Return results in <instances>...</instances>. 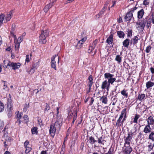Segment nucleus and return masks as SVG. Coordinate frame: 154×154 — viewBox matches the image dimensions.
Instances as JSON below:
<instances>
[{
	"label": "nucleus",
	"instance_id": "338daca9",
	"mask_svg": "<svg viewBox=\"0 0 154 154\" xmlns=\"http://www.w3.org/2000/svg\"><path fill=\"white\" fill-rule=\"evenodd\" d=\"M43 10H44V11L45 13H47L48 12V11L49 10V8H48V7H47V5H46L44 7Z\"/></svg>",
	"mask_w": 154,
	"mask_h": 154
},
{
	"label": "nucleus",
	"instance_id": "a878e982",
	"mask_svg": "<svg viewBox=\"0 0 154 154\" xmlns=\"http://www.w3.org/2000/svg\"><path fill=\"white\" fill-rule=\"evenodd\" d=\"M130 44V39L127 38L125 40L122 42V44L124 47L128 48Z\"/></svg>",
	"mask_w": 154,
	"mask_h": 154
},
{
	"label": "nucleus",
	"instance_id": "69168bd1",
	"mask_svg": "<svg viewBox=\"0 0 154 154\" xmlns=\"http://www.w3.org/2000/svg\"><path fill=\"white\" fill-rule=\"evenodd\" d=\"M87 39V37H85L82 38L81 40H80V41H81V42H82L83 44L85 42L86 40Z\"/></svg>",
	"mask_w": 154,
	"mask_h": 154
},
{
	"label": "nucleus",
	"instance_id": "ddd939ff",
	"mask_svg": "<svg viewBox=\"0 0 154 154\" xmlns=\"http://www.w3.org/2000/svg\"><path fill=\"white\" fill-rule=\"evenodd\" d=\"M147 121V125L150 126L154 125V119L153 117L152 116H150L146 119Z\"/></svg>",
	"mask_w": 154,
	"mask_h": 154
},
{
	"label": "nucleus",
	"instance_id": "052dcab7",
	"mask_svg": "<svg viewBox=\"0 0 154 154\" xmlns=\"http://www.w3.org/2000/svg\"><path fill=\"white\" fill-rule=\"evenodd\" d=\"M123 66L125 67V68L128 69V67L129 66V65L128 63H127L125 61H124L123 62Z\"/></svg>",
	"mask_w": 154,
	"mask_h": 154
},
{
	"label": "nucleus",
	"instance_id": "8fccbe9b",
	"mask_svg": "<svg viewBox=\"0 0 154 154\" xmlns=\"http://www.w3.org/2000/svg\"><path fill=\"white\" fill-rule=\"evenodd\" d=\"M152 48V47L150 45H149L147 46L145 50V51L146 53H149L151 50V49Z\"/></svg>",
	"mask_w": 154,
	"mask_h": 154
},
{
	"label": "nucleus",
	"instance_id": "0eeeda50",
	"mask_svg": "<svg viewBox=\"0 0 154 154\" xmlns=\"http://www.w3.org/2000/svg\"><path fill=\"white\" fill-rule=\"evenodd\" d=\"M133 133L132 132H128V136L124 139L125 143L124 146H125L127 144L130 145L131 142L132 138Z\"/></svg>",
	"mask_w": 154,
	"mask_h": 154
},
{
	"label": "nucleus",
	"instance_id": "4be33fe9",
	"mask_svg": "<svg viewBox=\"0 0 154 154\" xmlns=\"http://www.w3.org/2000/svg\"><path fill=\"white\" fill-rule=\"evenodd\" d=\"M122 118L119 117L117 120L116 123V125L117 128L120 127L121 125H122L123 124V121H122Z\"/></svg>",
	"mask_w": 154,
	"mask_h": 154
},
{
	"label": "nucleus",
	"instance_id": "c03bdc74",
	"mask_svg": "<svg viewBox=\"0 0 154 154\" xmlns=\"http://www.w3.org/2000/svg\"><path fill=\"white\" fill-rule=\"evenodd\" d=\"M108 4V2L105 3L104 5L103 8H102V10L101 11L103 12L104 13L107 9Z\"/></svg>",
	"mask_w": 154,
	"mask_h": 154
},
{
	"label": "nucleus",
	"instance_id": "e2e57ef3",
	"mask_svg": "<svg viewBox=\"0 0 154 154\" xmlns=\"http://www.w3.org/2000/svg\"><path fill=\"white\" fill-rule=\"evenodd\" d=\"M98 42V40L97 39H96L94 41H93V46H95V48L96 45L97 44Z\"/></svg>",
	"mask_w": 154,
	"mask_h": 154
},
{
	"label": "nucleus",
	"instance_id": "72a5a7b5",
	"mask_svg": "<svg viewBox=\"0 0 154 154\" xmlns=\"http://www.w3.org/2000/svg\"><path fill=\"white\" fill-rule=\"evenodd\" d=\"M138 35H137V36H135L133 38H132L133 43H134V45H137V43H138L139 38L138 37Z\"/></svg>",
	"mask_w": 154,
	"mask_h": 154
},
{
	"label": "nucleus",
	"instance_id": "680f3d73",
	"mask_svg": "<svg viewBox=\"0 0 154 154\" xmlns=\"http://www.w3.org/2000/svg\"><path fill=\"white\" fill-rule=\"evenodd\" d=\"M84 142H81V145L80 147V148L82 151L83 149L84 146Z\"/></svg>",
	"mask_w": 154,
	"mask_h": 154
},
{
	"label": "nucleus",
	"instance_id": "2eb2a0df",
	"mask_svg": "<svg viewBox=\"0 0 154 154\" xmlns=\"http://www.w3.org/2000/svg\"><path fill=\"white\" fill-rule=\"evenodd\" d=\"M113 33L112 34V32H110V35L109 36L106 40V42L109 45H112L113 42Z\"/></svg>",
	"mask_w": 154,
	"mask_h": 154
},
{
	"label": "nucleus",
	"instance_id": "bf43d9fd",
	"mask_svg": "<svg viewBox=\"0 0 154 154\" xmlns=\"http://www.w3.org/2000/svg\"><path fill=\"white\" fill-rule=\"evenodd\" d=\"M38 124H39L40 126L42 125V122L41 119H38Z\"/></svg>",
	"mask_w": 154,
	"mask_h": 154
},
{
	"label": "nucleus",
	"instance_id": "f8f14e48",
	"mask_svg": "<svg viewBox=\"0 0 154 154\" xmlns=\"http://www.w3.org/2000/svg\"><path fill=\"white\" fill-rule=\"evenodd\" d=\"M57 130V129L54 127L53 125L51 124L50 125L49 129V133L53 137H54Z\"/></svg>",
	"mask_w": 154,
	"mask_h": 154
},
{
	"label": "nucleus",
	"instance_id": "c9c22d12",
	"mask_svg": "<svg viewBox=\"0 0 154 154\" xmlns=\"http://www.w3.org/2000/svg\"><path fill=\"white\" fill-rule=\"evenodd\" d=\"M140 117V116L137 114L135 115L134 117V118L133 121L131 122V124H132L133 122L135 123H137V121L138 119Z\"/></svg>",
	"mask_w": 154,
	"mask_h": 154
},
{
	"label": "nucleus",
	"instance_id": "5fc2aeb1",
	"mask_svg": "<svg viewBox=\"0 0 154 154\" xmlns=\"http://www.w3.org/2000/svg\"><path fill=\"white\" fill-rule=\"evenodd\" d=\"M94 99L93 97H90V101L89 102V106H91L93 102H94Z\"/></svg>",
	"mask_w": 154,
	"mask_h": 154
},
{
	"label": "nucleus",
	"instance_id": "1a4fd4ad",
	"mask_svg": "<svg viewBox=\"0 0 154 154\" xmlns=\"http://www.w3.org/2000/svg\"><path fill=\"white\" fill-rule=\"evenodd\" d=\"M134 18L133 17V15L132 13L130 12H128L124 16V21L125 22L128 21L129 23L130 22L131 19L132 18Z\"/></svg>",
	"mask_w": 154,
	"mask_h": 154
},
{
	"label": "nucleus",
	"instance_id": "e433bc0d",
	"mask_svg": "<svg viewBox=\"0 0 154 154\" xmlns=\"http://www.w3.org/2000/svg\"><path fill=\"white\" fill-rule=\"evenodd\" d=\"M127 109L126 108L124 109L121 112V114L119 116V117H120L121 118H123L124 116H125V115H126V110Z\"/></svg>",
	"mask_w": 154,
	"mask_h": 154
},
{
	"label": "nucleus",
	"instance_id": "a18cd8bd",
	"mask_svg": "<svg viewBox=\"0 0 154 154\" xmlns=\"http://www.w3.org/2000/svg\"><path fill=\"white\" fill-rule=\"evenodd\" d=\"M29 103H26L24 105V107L23 109V111L24 112H26L27 111L28 108H29Z\"/></svg>",
	"mask_w": 154,
	"mask_h": 154
},
{
	"label": "nucleus",
	"instance_id": "774afa93",
	"mask_svg": "<svg viewBox=\"0 0 154 154\" xmlns=\"http://www.w3.org/2000/svg\"><path fill=\"white\" fill-rule=\"evenodd\" d=\"M85 99L84 100V102L85 103H86L89 100L90 97H87V95H86L85 96Z\"/></svg>",
	"mask_w": 154,
	"mask_h": 154
},
{
	"label": "nucleus",
	"instance_id": "13d9d810",
	"mask_svg": "<svg viewBox=\"0 0 154 154\" xmlns=\"http://www.w3.org/2000/svg\"><path fill=\"white\" fill-rule=\"evenodd\" d=\"M117 22L119 23H122L123 21L121 17L119 16V17L117 19Z\"/></svg>",
	"mask_w": 154,
	"mask_h": 154
},
{
	"label": "nucleus",
	"instance_id": "6e6d98bb",
	"mask_svg": "<svg viewBox=\"0 0 154 154\" xmlns=\"http://www.w3.org/2000/svg\"><path fill=\"white\" fill-rule=\"evenodd\" d=\"M63 144H64V145H63L62 146L61 151V153L62 152H63V154H64V152L65 150V145H64V143H63Z\"/></svg>",
	"mask_w": 154,
	"mask_h": 154
},
{
	"label": "nucleus",
	"instance_id": "7ed1b4c3",
	"mask_svg": "<svg viewBox=\"0 0 154 154\" xmlns=\"http://www.w3.org/2000/svg\"><path fill=\"white\" fill-rule=\"evenodd\" d=\"M9 98L7 100V110L8 116L9 118H10L12 115L13 108L12 107V100L11 99V96L10 94L9 95Z\"/></svg>",
	"mask_w": 154,
	"mask_h": 154
},
{
	"label": "nucleus",
	"instance_id": "c756f323",
	"mask_svg": "<svg viewBox=\"0 0 154 154\" xmlns=\"http://www.w3.org/2000/svg\"><path fill=\"white\" fill-rule=\"evenodd\" d=\"M146 85L147 89H149L154 85V82L149 81L146 83Z\"/></svg>",
	"mask_w": 154,
	"mask_h": 154
},
{
	"label": "nucleus",
	"instance_id": "79ce46f5",
	"mask_svg": "<svg viewBox=\"0 0 154 154\" xmlns=\"http://www.w3.org/2000/svg\"><path fill=\"white\" fill-rule=\"evenodd\" d=\"M83 44L81 42V41H79L76 46V48L78 49H80L82 48L83 46Z\"/></svg>",
	"mask_w": 154,
	"mask_h": 154
},
{
	"label": "nucleus",
	"instance_id": "cd10ccee",
	"mask_svg": "<svg viewBox=\"0 0 154 154\" xmlns=\"http://www.w3.org/2000/svg\"><path fill=\"white\" fill-rule=\"evenodd\" d=\"M45 108L44 109V113H46L50 109L49 104L47 103H44Z\"/></svg>",
	"mask_w": 154,
	"mask_h": 154
},
{
	"label": "nucleus",
	"instance_id": "f03ea898",
	"mask_svg": "<svg viewBox=\"0 0 154 154\" xmlns=\"http://www.w3.org/2000/svg\"><path fill=\"white\" fill-rule=\"evenodd\" d=\"M49 30L48 29L41 31V33L39 36V39L40 43L44 44L46 43V38L49 35Z\"/></svg>",
	"mask_w": 154,
	"mask_h": 154
},
{
	"label": "nucleus",
	"instance_id": "6e6552de",
	"mask_svg": "<svg viewBox=\"0 0 154 154\" xmlns=\"http://www.w3.org/2000/svg\"><path fill=\"white\" fill-rule=\"evenodd\" d=\"M110 83L109 82V81L108 79L105 80L103 82L101 88L102 90L106 89L107 91H108L110 87Z\"/></svg>",
	"mask_w": 154,
	"mask_h": 154
},
{
	"label": "nucleus",
	"instance_id": "de8ad7c7",
	"mask_svg": "<svg viewBox=\"0 0 154 154\" xmlns=\"http://www.w3.org/2000/svg\"><path fill=\"white\" fill-rule=\"evenodd\" d=\"M25 153L26 154H28L32 149V148L29 146L25 148Z\"/></svg>",
	"mask_w": 154,
	"mask_h": 154
},
{
	"label": "nucleus",
	"instance_id": "bb28decb",
	"mask_svg": "<svg viewBox=\"0 0 154 154\" xmlns=\"http://www.w3.org/2000/svg\"><path fill=\"white\" fill-rule=\"evenodd\" d=\"M100 100L102 102V103L105 104H106L107 103V98L105 96L103 95L102 97H100Z\"/></svg>",
	"mask_w": 154,
	"mask_h": 154
},
{
	"label": "nucleus",
	"instance_id": "58836bf2",
	"mask_svg": "<svg viewBox=\"0 0 154 154\" xmlns=\"http://www.w3.org/2000/svg\"><path fill=\"white\" fill-rule=\"evenodd\" d=\"M104 13L100 11L97 14L95 15V19H97L100 18L101 17Z\"/></svg>",
	"mask_w": 154,
	"mask_h": 154
},
{
	"label": "nucleus",
	"instance_id": "423d86ee",
	"mask_svg": "<svg viewBox=\"0 0 154 154\" xmlns=\"http://www.w3.org/2000/svg\"><path fill=\"white\" fill-rule=\"evenodd\" d=\"M104 78L105 79H108L111 85H112L113 83L116 81V78L113 77L114 75L111 74L109 72H106L104 75Z\"/></svg>",
	"mask_w": 154,
	"mask_h": 154
},
{
	"label": "nucleus",
	"instance_id": "412c9836",
	"mask_svg": "<svg viewBox=\"0 0 154 154\" xmlns=\"http://www.w3.org/2000/svg\"><path fill=\"white\" fill-rule=\"evenodd\" d=\"M87 142L90 143L91 145H93L95 144V143H97V141L95 139L94 137L91 136L89 137V139H88Z\"/></svg>",
	"mask_w": 154,
	"mask_h": 154
},
{
	"label": "nucleus",
	"instance_id": "4468645a",
	"mask_svg": "<svg viewBox=\"0 0 154 154\" xmlns=\"http://www.w3.org/2000/svg\"><path fill=\"white\" fill-rule=\"evenodd\" d=\"M150 126L146 125L143 129V132L146 134H149L152 131Z\"/></svg>",
	"mask_w": 154,
	"mask_h": 154
},
{
	"label": "nucleus",
	"instance_id": "c85d7f7f",
	"mask_svg": "<svg viewBox=\"0 0 154 154\" xmlns=\"http://www.w3.org/2000/svg\"><path fill=\"white\" fill-rule=\"evenodd\" d=\"M117 35L120 38H124L125 34L124 32L122 31H118L117 32Z\"/></svg>",
	"mask_w": 154,
	"mask_h": 154
},
{
	"label": "nucleus",
	"instance_id": "473e14b6",
	"mask_svg": "<svg viewBox=\"0 0 154 154\" xmlns=\"http://www.w3.org/2000/svg\"><path fill=\"white\" fill-rule=\"evenodd\" d=\"M31 131L32 134H38V128L36 127H32L31 128Z\"/></svg>",
	"mask_w": 154,
	"mask_h": 154
},
{
	"label": "nucleus",
	"instance_id": "6ab92c4d",
	"mask_svg": "<svg viewBox=\"0 0 154 154\" xmlns=\"http://www.w3.org/2000/svg\"><path fill=\"white\" fill-rule=\"evenodd\" d=\"M13 10H11L7 14L5 17V19L7 22H8L11 20L13 17Z\"/></svg>",
	"mask_w": 154,
	"mask_h": 154
},
{
	"label": "nucleus",
	"instance_id": "9d476101",
	"mask_svg": "<svg viewBox=\"0 0 154 154\" xmlns=\"http://www.w3.org/2000/svg\"><path fill=\"white\" fill-rule=\"evenodd\" d=\"M57 56V54H55L54 55L51 57V67L56 70H57L56 63L55 60V59Z\"/></svg>",
	"mask_w": 154,
	"mask_h": 154
},
{
	"label": "nucleus",
	"instance_id": "2f4dec72",
	"mask_svg": "<svg viewBox=\"0 0 154 154\" xmlns=\"http://www.w3.org/2000/svg\"><path fill=\"white\" fill-rule=\"evenodd\" d=\"M148 139L152 141H154V131H152L148 136Z\"/></svg>",
	"mask_w": 154,
	"mask_h": 154
},
{
	"label": "nucleus",
	"instance_id": "0e129e2a",
	"mask_svg": "<svg viewBox=\"0 0 154 154\" xmlns=\"http://www.w3.org/2000/svg\"><path fill=\"white\" fill-rule=\"evenodd\" d=\"M77 112L76 111H75V114L73 116V120H74V121H75L76 119H77Z\"/></svg>",
	"mask_w": 154,
	"mask_h": 154
},
{
	"label": "nucleus",
	"instance_id": "20e7f679",
	"mask_svg": "<svg viewBox=\"0 0 154 154\" xmlns=\"http://www.w3.org/2000/svg\"><path fill=\"white\" fill-rule=\"evenodd\" d=\"M63 119L61 117L59 118L58 117L55 122L51 124L53 125L57 130H60L63 125Z\"/></svg>",
	"mask_w": 154,
	"mask_h": 154
},
{
	"label": "nucleus",
	"instance_id": "f704fd0d",
	"mask_svg": "<svg viewBox=\"0 0 154 154\" xmlns=\"http://www.w3.org/2000/svg\"><path fill=\"white\" fill-rule=\"evenodd\" d=\"M104 141H105V140H102V137L97 138V142H98L99 144L103 146L104 145Z\"/></svg>",
	"mask_w": 154,
	"mask_h": 154
},
{
	"label": "nucleus",
	"instance_id": "603ef678",
	"mask_svg": "<svg viewBox=\"0 0 154 154\" xmlns=\"http://www.w3.org/2000/svg\"><path fill=\"white\" fill-rule=\"evenodd\" d=\"M149 4V0H144L143 1V4L145 6L148 5Z\"/></svg>",
	"mask_w": 154,
	"mask_h": 154
},
{
	"label": "nucleus",
	"instance_id": "5701e85b",
	"mask_svg": "<svg viewBox=\"0 0 154 154\" xmlns=\"http://www.w3.org/2000/svg\"><path fill=\"white\" fill-rule=\"evenodd\" d=\"M88 80H89V81L88 83V86H92L94 84L93 82V79L92 75H90L89 76Z\"/></svg>",
	"mask_w": 154,
	"mask_h": 154
},
{
	"label": "nucleus",
	"instance_id": "4d7b16f0",
	"mask_svg": "<svg viewBox=\"0 0 154 154\" xmlns=\"http://www.w3.org/2000/svg\"><path fill=\"white\" fill-rule=\"evenodd\" d=\"M29 142L27 140L24 143V146L25 148H26V147H28V145H29Z\"/></svg>",
	"mask_w": 154,
	"mask_h": 154
},
{
	"label": "nucleus",
	"instance_id": "f257e3e1",
	"mask_svg": "<svg viewBox=\"0 0 154 154\" xmlns=\"http://www.w3.org/2000/svg\"><path fill=\"white\" fill-rule=\"evenodd\" d=\"M16 119L17 120L16 121V123H17L18 125H20L21 123L23 124H26L29 122V117L26 115H24L22 117L23 115L22 112H19V111H17L16 112Z\"/></svg>",
	"mask_w": 154,
	"mask_h": 154
},
{
	"label": "nucleus",
	"instance_id": "f3484780",
	"mask_svg": "<svg viewBox=\"0 0 154 154\" xmlns=\"http://www.w3.org/2000/svg\"><path fill=\"white\" fill-rule=\"evenodd\" d=\"M126 32L127 35V37L128 38H131L133 35V31L131 27L128 28Z\"/></svg>",
	"mask_w": 154,
	"mask_h": 154
},
{
	"label": "nucleus",
	"instance_id": "864d4df0",
	"mask_svg": "<svg viewBox=\"0 0 154 154\" xmlns=\"http://www.w3.org/2000/svg\"><path fill=\"white\" fill-rule=\"evenodd\" d=\"M31 58L30 57H29V55H26V59L25 60L26 62L27 63L29 62L30 61V60L31 59Z\"/></svg>",
	"mask_w": 154,
	"mask_h": 154
},
{
	"label": "nucleus",
	"instance_id": "49530a36",
	"mask_svg": "<svg viewBox=\"0 0 154 154\" xmlns=\"http://www.w3.org/2000/svg\"><path fill=\"white\" fill-rule=\"evenodd\" d=\"M35 70V69L31 67L29 70L28 71L27 70H26V71L27 72H28L29 74L32 75L34 73Z\"/></svg>",
	"mask_w": 154,
	"mask_h": 154
},
{
	"label": "nucleus",
	"instance_id": "4c0bfd02",
	"mask_svg": "<svg viewBox=\"0 0 154 154\" xmlns=\"http://www.w3.org/2000/svg\"><path fill=\"white\" fill-rule=\"evenodd\" d=\"M5 15L3 14H1L0 15V26L3 23V21L5 18Z\"/></svg>",
	"mask_w": 154,
	"mask_h": 154
},
{
	"label": "nucleus",
	"instance_id": "dca6fc26",
	"mask_svg": "<svg viewBox=\"0 0 154 154\" xmlns=\"http://www.w3.org/2000/svg\"><path fill=\"white\" fill-rule=\"evenodd\" d=\"M128 146L125 145V149L124 150V152L125 154H130L132 151V148L130 145H128Z\"/></svg>",
	"mask_w": 154,
	"mask_h": 154
},
{
	"label": "nucleus",
	"instance_id": "39448f33",
	"mask_svg": "<svg viewBox=\"0 0 154 154\" xmlns=\"http://www.w3.org/2000/svg\"><path fill=\"white\" fill-rule=\"evenodd\" d=\"M21 64L20 63H15V62H9L8 63L7 65H5V68H7L8 66H11L12 68V69L14 70H16L17 69H19L20 66Z\"/></svg>",
	"mask_w": 154,
	"mask_h": 154
},
{
	"label": "nucleus",
	"instance_id": "09e8293b",
	"mask_svg": "<svg viewBox=\"0 0 154 154\" xmlns=\"http://www.w3.org/2000/svg\"><path fill=\"white\" fill-rule=\"evenodd\" d=\"M20 42H17L15 44V49L16 51H17V52H18L19 50V49L20 48Z\"/></svg>",
	"mask_w": 154,
	"mask_h": 154
},
{
	"label": "nucleus",
	"instance_id": "3c124183",
	"mask_svg": "<svg viewBox=\"0 0 154 154\" xmlns=\"http://www.w3.org/2000/svg\"><path fill=\"white\" fill-rule=\"evenodd\" d=\"M95 48V46H90L88 49V53H91Z\"/></svg>",
	"mask_w": 154,
	"mask_h": 154
},
{
	"label": "nucleus",
	"instance_id": "a211bd4d",
	"mask_svg": "<svg viewBox=\"0 0 154 154\" xmlns=\"http://www.w3.org/2000/svg\"><path fill=\"white\" fill-rule=\"evenodd\" d=\"M146 150L149 152L153 150V148L152 146V142L149 141L147 143V144L146 145Z\"/></svg>",
	"mask_w": 154,
	"mask_h": 154
},
{
	"label": "nucleus",
	"instance_id": "9b49d317",
	"mask_svg": "<svg viewBox=\"0 0 154 154\" xmlns=\"http://www.w3.org/2000/svg\"><path fill=\"white\" fill-rule=\"evenodd\" d=\"M146 18L143 19L141 22H139L138 23L139 28L141 29L142 31L144 29L146 24Z\"/></svg>",
	"mask_w": 154,
	"mask_h": 154
},
{
	"label": "nucleus",
	"instance_id": "a19ab883",
	"mask_svg": "<svg viewBox=\"0 0 154 154\" xmlns=\"http://www.w3.org/2000/svg\"><path fill=\"white\" fill-rule=\"evenodd\" d=\"M39 66V63L38 62L34 63L32 65V67L36 69Z\"/></svg>",
	"mask_w": 154,
	"mask_h": 154
},
{
	"label": "nucleus",
	"instance_id": "aec40b11",
	"mask_svg": "<svg viewBox=\"0 0 154 154\" xmlns=\"http://www.w3.org/2000/svg\"><path fill=\"white\" fill-rule=\"evenodd\" d=\"M121 55H117L116 56L115 58V60L117 62V63L120 64L122 61V57L121 55L122 54V52L120 53Z\"/></svg>",
	"mask_w": 154,
	"mask_h": 154
},
{
	"label": "nucleus",
	"instance_id": "7c9ffc66",
	"mask_svg": "<svg viewBox=\"0 0 154 154\" xmlns=\"http://www.w3.org/2000/svg\"><path fill=\"white\" fill-rule=\"evenodd\" d=\"M145 98L146 97L145 94H139L138 97V99L139 100L142 101L143 100L145 99Z\"/></svg>",
	"mask_w": 154,
	"mask_h": 154
},
{
	"label": "nucleus",
	"instance_id": "393cba45",
	"mask_svg": "<svg viewBox=\"0 0 154 154\" xmlns=\"http://www.w3.org/2000/svg\"><path fill=\"white\" fill-rule=\"evenodd\" d=\"M128 90L124 89L121 91V94L125 98H127L128 97Z\"/></svg>",
	"mask_w": 154,
	"mask_h": 154
},
{
	"label": "nucleus",
	"instance_id": "37998d69",
	"mask_svg": "<svg viewBox=\"0 0 154 154\" xmlns=\"http://www.w3.org/2000/svg\"><path fill=\"white\" fill-rule=\"evenodd\" d=\"M5 106L3 103L0 100V112H3Z\"/></svg>",
	"mask_w": 154,
	"mask_h": 154
},
{
	"label": "nucleus",
	"instance_id": "ea45409f",
	"mask_svg": "<svg viewBox=\"0 0 154 154\" xmlns=\"http://www.w3.org/2000/svg\"><path fill=\"white\" fill-rule=\"evenodd\" d=\"M146 23L147 24L146 25V27L148 29H150L151 28V20H148L146 18Z\"/></svg>",
	"mask_w": 154,
	"mask_h": 154
},
{
	"label": "nucleus",
	"instance_id": "b1692460",
	"mask_svg": "<svg viewBox=\"0 0 154 154\" xmlns=\"http://www.w3.org/2000/svg\"><path fill=\"white\" fill-rule=\"evenodd\" d=\"M144 11L143 9H142L137 12V18L138 19H141L144 14Z\"/></svg>",
	"mask_w": 154,
	"mask_h": 154
}]
</instances>
